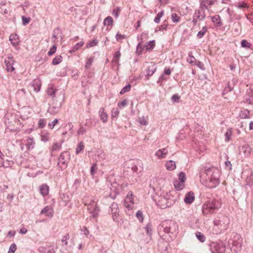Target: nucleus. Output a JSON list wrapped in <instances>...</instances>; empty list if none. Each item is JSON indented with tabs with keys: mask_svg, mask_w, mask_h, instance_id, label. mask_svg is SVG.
<instances>
[{
	"mask_svg": "<svg viewBox=\"0 0 253 253\" xmlns=\"http://www.w3.org/2000/svg\"><path fill=\"white\" fill-rule=\"evenodd\" d=\"M128 103V100L126 99H125L123 100H122L121 102H119L118 103V107L120 109H123L124 107H125L127 105Z\"/></svg>",
	"mask_w": 253,
	"mask_h": 253,
	"instance_id": "38",
	"label": "nucleus"
},
{
	"mask_svg": "<svg viewBox=\"0 0 253 253\" xmlns=\"http://www.w3.org/2000/svg\"><path fill=\"white\" fill-rule=\"evenodd\" d=\"M180 97L178 94H174L172 97L171 99L173 102H178Z\"/></svg>",
	"mask_w": 253,
	"mask_h": 253,
	"instance_id": "53",
	"label": "nucleus"
},
{
	"mask_svg": "<svg viewBox=\"0 0 253 253\" xmlns=\"http://www.w3.org/2000/svg\"><path fill=\"white\" fill-rule=\"evenodd\" d=\"M216 0H200V6L202 8H205L209 10L210 6L214 4Z\"/></svg>",
	"mask_w": 253,
	"mask_h": 253,
	"instance_id": "14",
	"label": "nucleus"
},
{
	"mask_svg": "<svg viewBox=\"0 0 253 253\" xmlns=\"http://www.w3.org/2000/svg\"><path fill=\"white\" fill-rule=\"evenodd\" d=\"M56 46L55 45H53L48 51V55L49 56H51L56 51Z\"/></svg>",
	"mask_w": 253,
	"mask_h": 253,
	"instance_id": "48",
	"label": "nucleus"
},
{
	"mask_svg": "<svg viewBox=\"0 0 253 253\" xmlns=\"http://www.w3.org/2000/svg\"><path fill=\"white\" fill-rule=\"evenodd\" d=\"M169 152L167 148L160 149L157 150L155 154L158 159H163L166 158Z\"/></svg>",
	"mask_w": 253,
	"mask_h": 253,
	"instance_id": "13",
	"label": "nucleus"
},
{
	"mask_svg": "<svg viewBox=\"0 0 253 253\" xmlns=\"http://www.w3.org/2000/svg\"><path fill=\"white\" fill-rule=\"evenodd\" d=\"M99 116L101 120L102 121L103 123H106L108 121V114L105 111V109L102 108L100 109L99 111Z\"/></svg>",
	"mask_w": 253,
	"mask_h": 253,
	"instance_id": "20",
	"label": "nucleus"
},
{
	"mask_svg": "<svg viewBox=\"0 0 253 253\" xmlns=\"http://www.w3.org/2000/svg\"><path fill=\"white\" fill-rule=\"evenodd\" d=\"M126 37L125 35H122L120 33H118L116 36V39L118 42H122V40L125 39Z\"/></svg>",
	"mask_w": 253,
	"mask_h": 253,
	"instance_id": "42",
	"label": "nucleus"
},
{
	"mask_svg": "<svg viewBox=\"0 0 253 253\" xmlns=\"http://www.w3.org/2000/svg\"><path fill=\"white\" fill-rule=\"evenodd\" d=\"M174 193V191L164 187L155 198L156 204L161 209H166L171 206L174 203L173 195Z\"/></svg>",
	"mask_w": 253,
	"mask_h": 253,
	"instance_id": "2",
	"label": "nucleus"
},
{
	"mask_svg": "<svg viewBox=\"0 0 253 253\" xmlns=\"http://www.w3.org/2000/svg\"><path fill=\"white\" fill-rule=\"evenodd\" d=\"M84 44V42H78V43H77L76 45H75L73 47L72 49H71L69 51V52L70 53L74 52L75 51H76L78 50L79 49H80L82 46H83Z\"/></svg>",
	"mask_w": 253,
	"mask_h": 253,
	"instance_id": "25",
	"label": "nucleus"
},
{
	"mask_svg": "<svg viewBox=\"0 0 253 253\" xmlns=\"http://www.w3.org/2000/svg\"><path fill=\"white\" fill-rule=\"evenodd\" d=\"M220 207L221 204L218 200H210L203 204L202 212L205 215H207L213 213L214 211L218 210Z\"/></svg>",
	"mask_w": 253,
	"mask_h": 253,
	"instance_id": "3",
	"label": "nucleus"
},
{
	"mask_svg": "<svg viewBox=\"0 0 253 253\" xmlns=\"http://www.w3.org/2000/svg\"><path fill=\"white\" fill-rule=\"evenodd\" d=\"M9 41L13 46H17L20 42L18 36L16 34H12L9 36Z\"/></svg>",
	"mask_w": 253,
	"mask_h": 253,
	"instance_id": "18",
	"label": "nucleus"
},
{
	"mask_svg": "<svg viewBox=\"0 0 253 253\" xmlns=\"http://www.w3.org/2000/svg\"><path fill=\"white\" fill-rule=\"evenodd\" d=\"M197 238L202 242L205 241L206 238L204 235L201 234L200 232H198L196 234Z\"/></svg>",
	"mask_w": 253,
	"mask_h": 253,
	"instance_id": "43",
	"label": "nucleus"
},
{
	"mask_svg": "<svg viewBox=\"0 0 253 253\" xmlns=\"http://www.w3.org/2000/svg\"><path fill=\"white\" fill-rule=\"evenodd\" d=\"M242 247V239L239 235H236L232 243V250L237 253L241 251Z\"/></svg>",
	"mask_w": 253,
	"mask_h": 253,
	"instance_id": "9",
	"label": "nucleus"
},
{
	"mask_svg": "<svg viewBox=\"0 0 253 253\" xmlns=\"http://www.w3.org/2000/svg\"><path fill=\"white\" fill-rule=\"evenodd\" d=\"M186 180L185 174L184 172H181L178 175V178L174 182V186L176 190H181L185 186Z\"/></svg>",
	"mask_w": 253,
	"mask_h": 253,
	"instance_id": "6",
	"label": "nucleus"
},
{
	"mask_svg": "<svg viewBox=\"0 0 253 253\" xmlns=\"http://www.w3.org/2000/svg\"><path fill=\"white\" fill-rule=\"evenodd\" d=\"M39 191L43 197H45L49 194V187L46 184H42L39 187Z\"/></svg>",
	"mask_w": 253,
	"mask_h": 253,
	"instance_id": "16",
	"label": "nucleus"
},
{
	"mask_svg": "<svg viewBox=\"0 0 253 253\" xmlns=\"http://www.w3.org/2000/svg\"><path fill=\"white\" fill-rule=\"evenodd\" d=\"M49 136L48 134L46 135H42V140L43 141H46L49 140Z\"/></svg>",
	"mask_w": 253,
	"mask_h": 253,
	"instance_id": "59",
	"label": "nucleus"
},
{
	"mask_svg": "<svg viewBox=\"0 0 253 253\" xmlns=\"http://www.w3.org/2000/svg\"><path fill=\"white\" fill-rule=\"evenodd\" d=\"M131 87V86L130 84L127 85L126 86H125L122 89V90L120 92V94L123 95L127 92H128L129 91H130Z\"/></svg>",
	"mask_w": 253,
	"mask_h": 253,
	"instance_id": "33",
	"label": "nucleus"
},
{
	"mask_svg": "<svg viewBox=\"0 0 253 253\" xmlns=\"http://www.w3.org/2000/svg\"><path fill=\"white\" fill-rule=\"evenodd\" d=\"M84 148V146L83 142H80L77 147L76 152L77 154L81 153Z\"/></svg>",
	"mask_w": 253,
	"mask_h": 253,
	"instance_id": "28",
	"label": "nucleus"
},
{
	"mask_svg": "<svg viewBox=\"0 0 253 253\" xmlns=\"http://www.w3.org/2000/svg\"><path fill=\"white\" fill-rule=\"evenodd\" d=\"M85 205L87 206V210L90 213H93L98 210L97 204L94 200L91 201L88 204H85Z\"/></svg>",
	"mask_w": 253,
	"mask_h": 253,
	"instance_id": "15",
	"label": "nucleus"
},
{
	"mask_svg": "<svg viewBox=\"0 0 253 253\" xmlns=\"http://www.w3.org/2000/svg\"><path fill=\"white\" fill-rule=\"evenodd\" d=\"M143 49H144V48L142 47L141 43H138V44L137 46L136 52L138 54H140L142 53Z\"/></svg>",
	"mask_w": 253,
	"mask_h": 253,
	"instance_id": "45",
	"label": "nucleus"
},
{
	"mask_svg": "<svg viewBox=\"0 0 253 253\" xmlns=\"http://www.w3.org/2000/svg\"><path fill=\"white\" fill-rule=\"evenodd\" d=\"M35 144L34 140L31 138L27 139V145L29 146V148Z\"/></svg>",
	"mask_w": 253,
	"mask_h": 253,
	"instance_id": "52",
	"label": "nucleus"
},
{
	"mask_svg": "<svg viewBox=\"0 0 253 253\" xmlns=\"http://www.w3.org/2000/svg\"><path fill=\"white\" fill-rule=\"evenodd\" d=\"M113 19L111 16L107 17L104 20V25L112 27L113 24Z\"/></svg>",
	"mask_w": 253,
	"mask_h": 253,
	"instance_id": "26",
	"label": "nucleus"
},
{
	"mask_svg": "<svg viewBox=\"0 0 253 253\" xmlns=\"http://www.w3.org/2000/svg\"><path fill=\"white\" fill-rule=\"evenodd\" d=\"M165 167L168 170H173L176 167V163L172 160L168 161L165 164Z\"/></svg>",
	"mask_w": 253,
	"mask_h": 253,
	"instance_id": "19",
	"label": "nucleus"
},
{
	"mask_svg": "<svg viewBox=\"0 0 253 253\" xmlns=\"http://www.w3.org/2000/svg\"><path fill=\"white\" fill-rule=\"evenodd\" d=\"M62 61V57L61 55L56 56L52 60V64L56 65L60 63Z\"/></svg>",
	"mask_w": 253,
	"mask_h": 253,
	"instance_id": "27",
	"label": "nucleus"
},
{
	"mask_svg": "<svg viewBox=\"0 0 253 253\" xmlns=\"http://www.w3.org/2000/svg\"><path fill=\"white\" fill-rule=\"evenodd\" d=\"M134 204L133 195L132 192H129L124 201V206L127 211L131 210Z\"/></svg>",
	"mask_w": 253,
	"mask_h": 253,
	"instance_id": "8",
	"label": "nucleus"
},
{
	"mask_svg": "<svg viewBox=\"0 0 253 253\" xmlns=\"http://www.w3.org/2000/svg\"><path fill=\"white\" fill-rule=\"evenodd\" d=\"M97 43H98V42L96 40L89 41L87 43V44L86 45V48H89V47H93L94 46L96 45L97 44Z\"/></svg>",
	"mask_w": 253,
	"mask_h": 253,
	"instance_id": "37",
	"label": "nucleus"
},
{
	"mask_svg": "<svg viewBox=\"0 0 253 253\" xmlns=\"http://www.w3.org/2000/svg\"><path fill=\"white\" fill-rule=\"evenodd\" d=\"M211 21L213 23H215L217 27H220L222 25V23L221 21L220 16L216 15L213 16L211 18Z\"/></svg>",
	"mask_w": 253,
	"mask_h": 253,
	"instance_id": "23",
	"label": "nucleus"
},
{
	"mask_svg": "<svg viewBox=\"0 0 253 253\" xmlns=\"http://www.w3.org/2000/svg\"><path fill=\"white\" fill-rule=\"evenodd\" d=\"M187 61L188 63L190 64L195 63L196 61L195 58L192 55V53H189V56L188 58L187 59Z\"/></svg>",
	"mask_w": 253,
	"mask_h": 253,
	"instance_id": "39",
	"label": "nucleus"
},
{
	"mask_svg": "<svg viewBox=\"0 0 253 253\" xmlns=\"http://www.w3.org/2000/svg\"><path fill=\"white\" fill-rule=\"evenodd\" d=\"M41 214H45V216L51 218L53 215V209L50 206H46L42 210Z\"/></svg>",
	"mask_w": 253,
	"mask_h": 253,
	"instance_id": "17",
	"label": "nucleus"
},
{
	"mask_svg": "<svg viewBox=\"0 0 253 253\" xmlns=\"http://www.w3.org/2000/svg\"><path fill=\"white\" fill-rule=\"evenodd\" d=\"M85 132V129L83 127L81 126L80 129L78 131V135H83L84 134Z\"/></svg>",
	"mask_w": 253,
	"mask_h": 253,
	"instance_id": "58",
	"label": "nucleus"
},
{
	"mask_svg": "<svg viewBox=\"0 0 253 253\" xmlns=\"http://www.w3.org/2000/svg\"><path fill=\"white\" fill-rule=\"evenodd\" d=\"M145 230L147 232V233L148 234H150L151 235V231H152V230H151V227L149 225H147L145 227Z\"/></svg>",
	"mask_w": 253,
	"mask_h": 253,
	"instance_id": "61",
	"label": "nucleus"
},
{
	"mask_svg": "<svg viewBox=\"0 0 253 253\" xmlns=\"http://www.w3.org/2000/svg\"><path fill=\"white\" fill-rule=\"evenodd\" d=\"M61 147V144L60 143L55 142L54 143L51 148L52 151H58L60 149Z\"/></svg>",
	"mask_w": 253,
	"mask_h": 253,
	"instance_id": "30",
	"label": "nucleus"
},
{
	"mask_svg": "<svg viewBox=\"0 0 253 253\" xmlns=\"http://www.w3.org/2000/svg\"><path fill=\"white\" fill-rule=\"evenodd\" d=\"M121 56V53L120 51H117L114 53V57L113 58V61L116 63H118L119 61V58Z\"/></svg>",
	"mask_w": 253,
	"mask_h": 253,
	"instance_id": "36",
	"label": "nucleus"
},
{
	"mask_svg": "<svg viewBox=\"0 0 253 253\" xmlns=\"http://www.w3.org/2000/svg\"><path fill=\"white\" fill-rule=\"evenodd\" d=\"M157 69V67L154 63H151L148 67L147 74L148 76H151L155 73Z\"/></svg>",
	"mask_w": 253,
	"mask_h": 253,
	"instance_id": "21",
	"label": "nucleus"
},
{
	"mask_svg": "<svg viewBox=\"0 0 253 253\" xmlns=\"http://www.w3.org/2000/svg\"><path fill=\"white\" fill-rule=\"evenodd\" d=\"M176 226V224L174 222L167 220L162 222L161 224L159 226V229H161L163 228L165 232L169 233L171 232V228Z\"/></svg>",
	"mask_w": 253,
	"mask_h": 253,
	"instance_id": "10",
	"label": "nucleus"
},
{
	"mask_svg": "<svg viewBox=\"0 0 253 253\" xmlns=\"http://www.w3.org/2000/svg\"><path fill=\"white\" fill-rule=\"evenodd\" d=\"M22 19L24 25H26L27 24L29 23L30 20V18H27L24 16H23Z\"/></svg>",
	"mask_w": 253,
	"mask_h": 253,
	"instance_id": "57",
	"label": "nucleus"
},
{
	"mask_svg": "<svg viewBox=\"0 0 253 253\" xmlns=\"http://www.w3.org/2000/svg\"><path fill=\"white\" fill-rule=\"evenodd\" d=\"M239 8H247L248 7V6L247 5V4L246 3H243L242 4H240L238 6Z\"/></svg>",
	"mask_w": 253,
	"mask_h": 253,
	"instance_id": "63",
	"label": "nucleus"
},
{
	"mask_svg": "<svg viewBox=\"0 0 253 253\" xmlns=\"http://www.w3.org/2000/svg\"><path fill=\"white\" fill-rule=\"evenodd\" d=\"M164 72V73L167 75H169L171 74V70L169 68H165Z\"/></svg>",
	"mask_w": 253,
	"mask_h": 253,
	"instance_id": "62",
	"label": "nucleus"
},
{
	"mask_svg": "<svg viewBox=\"0 0 253 253\" xmlns=\"http://www.w3.org/2000/svg\"><path fill=\"white\" fill-rule=\"evenodd\" d=\"M220 175L221 171L218 169L209 168L202 172L200 175V181L205 186L213 188L219 184Z\"/></svg>",
	"mask_w": 253,
	"mask_h": 253,
	"instance_id": "1",
	"label": "nucleus"
},
{
	"mask_svg": "<svg viewBox=\"0 0 253 253\" xmlns=\"http://www.w3.org/2000/svg\"><path fill=\"white\" fill-rule=\"evenodd\" d=\"M94 57H89L86 59L85 68L87 69H88L90 68L91 65L93 61Z\"/></svg>",
	"mask_w": 253,
	"mask_h": 253,
	"instance_id": "29",
	"label": "nucleus"
},
{
	"mask_svg": "<svg viewBox=\"0 0 253 253\" xmlns=\"http://www.w3.org/2000/svg\"><path fill=\"white\" fill-rule=\"evenodd\" d=\"M195 199L194 194L193 192H189L185 195L184 201L186 203L191 204L193 202Z\"/></svg>",
	"mask_w": 253,
	"mask_h": 253,
	"instance_id": "22",
	"label": "nucleus"
},
{
	"mask_svg": "<svg viewBox=\"0 0 253 253\" xmlns=\"http://www.w3.org/2000/svg\"><path fill=\"white\" fill-rule=\"evenodd\" d=\"M33 85L34 87L35 91L36 92H38L40 90L41 84L39 83V81H34Z\"/></svg>",
	"mask_w": 253,
	"mask_h": 253,
	"instance_id": "35",
	"label": "nucleus"
},
{
	"mask_svg": "<svg viewBox=\"0 0 253 253\" xmlns=\"http://www.w3.org/2000/svg\"><path fill=\"white\" fill-rule=\"evenodd\" d=\"M96 164H93L92 165V166L91 167V169H90V174L91 175V176H93L96 171Z\"/></svg>",
	"mask_w": 253,
	"mask_h": 253,
	"instance_id": "50",
	"label": "nucleus"
},
{
	"mask_svg": "<svg viewBox=\"0 0 253 253\" xmlns=\"http://www.w3.org/2000/svg\"><path fill=\"white\" fill-rule=\"evenodd\" d=\"M136 217L138 219V220L141 222H143V215L140 211H138L136 213Z\"/></svg>",
	"mask_w": 253,
	"mask_h": 253,
	"instance_id": "44",
	"label": "nucleus"
},
{
	"mask_svg": "<svg viewBox=\"0 0 253 253\" xmlns=\"http://www.w3.org/2000/svg\"><path fill=\"white\" fill-rule=\"evenodd\" d=\"M155 46V43L154 41L149 42L147 44L145 45L146 49L147 50H151L153 49Z\"/></svg>",
	"mask_w": 253,
	"mask_h": 253,
	"instance_id": "34",
	"label": "nucleus"
},
{
	"mask_svg": "<svg viewBox=\"0 0 253 253\" xmlns=\"http://www.w3.org/2000/svg\"><path fill=\"white\" fill-rule=\"evenodd\" d=\"M16 245L15 244H12L11 245L9 248V251L8 253H14L16 250Z\"/></svg>",
	"mask_w": 253,
	"mask_h": 253,
	"instance_id": "47",
	"label": "nucleus"
},
{
	"mask_svg": "<svg viewBox=\"0 0 253 253\" xmlns=\"http://www.w3.org/2000/svg\"><path fill=\"white\" fill-rule=\"evenodd\" d=\"M15 231H14V230H11V231H9L8 232V235L9 236H14L15 234Z\"/></svg>",
	"mask_w": 253,
	"mask_h": 253,
	"instance_id": "64",
	"label": "nucleus"
},
{
	"mask_svg": "<svg viewBox=\"0 0 253 253\" xmlns=\"http://www.w3.org/2000/svg\"><path fill=\"white\" fill-rule=\"evenodd\" d=\"M195 65H196L197 66L199 67V68L202 69L204 66V64L200 62V61H196L195 63Z\"/></svg>",
	"mask_w": 253,
	"mask_h": 253,
	"instance_id": "60",
	"label": "nucleus"
},
{
	"mask_svg": "<svg viewBox=\"0 0 253 253\" xmlns=\"http://www.w3.org/2000/svg\"><path fill=\"white\" fill-rule=\"evenodd\" d=\"M230 223V218L227 216L222 215L217 218H215L213 224L220 231L226 230Z\"/></svg>",
	"mask_w": 253,
	"mask_h": 253,
	"instance_id": "5",
	"label": "nucleus"
},
{
	"mask_svg": "<svg viewBox=\"0 0 253 253\" xmlns=\"http://www.w3.org/2000/svg\"><path fill=\"white\" fill-rule=\"evenodd\" d=\"M232 129L231 128L228 129L225 133L226 141H228L230 140L231 137L232 136Z\"/></svg>",
	"mask_w": 253,
	"mask_h": 253,
	"instance_id": "32",
	"label": "nucleus"
},
{
	"mask_svg": "<svg viewBox=\"0 0 253 253\" xmlns=\"http://www.w3.org/2000/svg\"><path fill=\"white\" fill-rule=\"evenodd\" d=\"M241 46L246 48H251L252 44L249 43L247 40H243L241 42Z\"/></svg>",
	"mask_w": 253,
	"mask_h": 253,
	"instance_id": "31",
	"label": "nucleus"
},
{
	"mask_svg": "<svg viewBox=\"0 0 253 253\" xmlns=\"http://www.w3.org/2000/svg\"><path fill=\"white\" fill-rule=\"evenodd\" d=\"M180 17L176 13L171 14V19L174 23H177L179 21Z\"/></svg>",
	"mask_w": 253,
	"mask_h": 253,
	"instance_id": "41",
	"label": "nucleus"
},
{
	"mask_svg": "<svg viewBox=\"0 0 253 253\" xmlns=\"http://www.w3.org/2000/svg\"><path fill=\"white\" fill-rule=\"evenodd\" d=\"M225 250V247L222 243H213L211 245V251L213 253H223Z\"/></svg>",
	"mask_w": 253,
	"mask_h": 253,
	"instance_id": "11",
	"label": "nucleus"
},
{
	"mask_svg": "<svg viewBox=\"0 0 253 253\" xmlns=\"http://www.w3.org/2000/svg\"><path fill=\"white\" fill-rule=\"evenodd\" d=\"M57 123L58 120L55 119L51 123H49L48 124V126L50 127V128L52 129L54 127V126L57 124Z\"/></svg>",
	"mask_w": 253,
	"mask_h": 253,
	"instance_id": "56",
	"label": "nucleus"
},
{
	"mask_svg": "<svg viewBox=\"0 0 253 253\" xmlns=\"http://www.w3.org/2000/svg\"><path fill=\"white\" fill-rule=\"evenodd\" d=\"M13 164V162L11 160H6L5 161H3V160L1 161V163H0V166L4 168H8Z\"/></svg>",
	"mask_w": 253,
	"mask_h": 253,
	"instance_id": "24",
	"label": "nucleus"
},
{
	"mask_svg": "<svg viewBox=\"0 0 253 253\" xmlns=\"http://www.w3.org/2000/svg\"><path fill=\"white\" fill-rule=\"evenodd\" d=\"M247 93L250 97H253V84L251 85L250 89L247 91Z\"/></svg>",
	"mask_w": 253,
	"mask_h": 253,
	"instance_id": "54",
	"label": "nucleus"
},
{
	"mask_svg": "<svg viewBox=\"0 0 253 253\" xmlns=\"http://www.w3.org/2000/svg\"><path fill=\"white\" fill-rule=\"evenodd\" d=\"M69 160V154L67 152H64L61 154L58 158V166L61 170L67 167Z\"/></svg>",
	"mask_w": 253,
	"mask_h": 253,
	"instance_id": "7",
	"label": "nucleus"
},
{
	"mask_svg": "<svg viewBox=\"0 0 253 253\" xmlns=\"http://www.w3.org/2000/svg\"><path fill=\"white\" fill-rule=\"evenodd\" d=\"M207 30L206 27L203 28L202 30H201L198 33L197 35L198 37L199 38H201L205 35V34L207 32Z\"/></svg>",
	"mask_w": 253,
	"mask_h": 253,
	"instance_id": "46",
	"label": "nucleus"
},
{
	"mask_svg": "<svg viewBox=\"0 0 253 253\" xmlns=\"http://www.w3.org/2000/svg\"><path fill=\"white\" fill-rule=\"evenodd\" d=\"M164 12L163 11L159 12L156 17L155 18L154 21L157 23H159L161 18L164 15Z\"/></svg>",
	"mask_w": 253,
	"mask_h": 253,
	"instance_id": "40",
	"label": "nucleus"
},
{
	"mask_svg": "<svg viewBox=\"0 0 253 253\" xmlns=\"http://www.w3.org/2000/svg\"><path fill=\"white\" fill-rule=\"evenodd\" d=\"M4 122L7 128L11 131H19L23 127L20 121L14 116H7Z\"/></svg>",
	"mask_w": 253,
	"mask_h": 253,
	"instance_id": "4",
	"label": "nucleus"
},
{
	"mask_svg": "<svg viewBox=\"0 0 253 253\" xmlns=\"http://www.w3.org/2000/svg\"><path fill=\"white\" fill-rule=\"evenodd\" d=\"M139 123L141 125H147L148 124V121L146 118L143 117L140 119Z\"/></svg>",
	"mask_w": 253,
	"mask_h": 253,
	"instance_id": "55",
	"label": "nucleus"
},
{
	"mask_svg": "<svg viewBox=\"0 0 253 253\" xmlns=\"http://www.w3.org/2000/svg\"><path fill=\"white\" fill-rule=\"evenodd\" d=\"M4 63L7 71L12 72L15 70L13 67L14 60L13 57H7L5 59Z\"/></svg>",
	"mask_w": 253,
	"mask_h": 253,
	"instance_id": "12",
	"label": "nucleus"
},
{
	"mask_svg": "<svg viewBox=\"0 0 253 253\" xmlns=\"http://www.w3.org/2000/svg\"><path fill=\"white\" fill-rule=\"evenodd\" d=\"M119 114V111L118 109H113L112 111V117L113 118L117 117Z\"/></svg>",
	"mask_w": 253,
	"mask_h": 253,
	"instance_id": "51",
	"label": "nucleus"
},
{
	"mask_svg": "<svg viewBox=\"0 0 253 253\" xmlns=\"http://www.w3.org/2000/svg\"><path fill=\"white\" fill-rule=\"evenodd\" d=\"M46 124V122L44 119H40L38 122V126L39 127H43Z\"/></svg>",
	"mask_w": 253,
	"mask_h": 253,
	"instance_id": "49",
	"label": "nucleus"
}]
</instances>
